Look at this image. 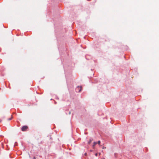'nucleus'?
<instances>
[{"label": "nucleus", "instance_id": "obj_6", "mask_svg": "<svg viewBox=\"0 0 159 159\" xmlns=\"http://www.w3.org/2000/svg\"><path fill=\"white\" fill-rule=\"evenodd\" d=\"M12 119V118H10L8 119V120H11Z\"/></svg>", "mask_w": 159, "mask_h": 159}, {"label": "nucleus", "instance_id": "obj_8", "mask_svg": "<svg viewBox=\"0 0 159 159\" xmlns=\"http://www.w3.org/2000/svg\"><path fill=\"white\" fill-rule=\"evenodd\" d=\"M84 155H85V156H86V155H87V153H84Z\"/></svg>", "mask_w": 159, "mask_h": 159}, {"label": "nucleus", "instance_id": "obj_5", "mask_svg": "<svg viewBox=\"0 0 159 159\" xmlns=\"http://www.w3.org/2000/svg\"><path fill=\"white\" fill-rule=\"evenodd\" d=\"M100 141H98V143L99 144H100Z\"/></svg>", "mask_w": 159, "mask_h": 159}, {"label": "nucleus", "instance_id": "obj_1", "mask_svg": "<svg viewBox=\"0 0 159 159\" xmlns=\"http://www.w3.org/2000/svg\"><path fill=\"white\" fill-rule=\"evenodd\" d=\"M28 126L26 125H25L23 126L21 128V130L22 131H24L26 130V129H27Z\"/></svg>", "mask_w": 159, "mask_h": 159}, {"label": "nucleus", "instance_id": "obj_3", "mask_svg": "<svg viewBox=\"0 0 159 159\" xmlns=\"http://www.w3.org/2000/svg\"><path fill=\"white\" fill-rule=\"evenodd\" d=\"M97 142H94V143H93V147H94V146H95V145L96 144H97Z\"/></svg>", "mask_w": 159, "mask_h": 159}, {"label": "nucleus", "instance_id": "obj_2", "mask_svg": "<svg viewBox=\"0 0 159 159\" xmlns=\"http://www.w3.org/2000/svg\"><path fill=\"white\" fill-rule=\"evenodd\" d=\"M81 87L78 86L76 88V90L78 92H80L81 91Z\"/></svg>", "mask_w": 159, "mask_h": 159}, {"label": "nucleus", "instance_id": "obj_4", "mask_svg": "<svg viewBox=\"0 0 159 159\" xmlns=\"http://www.w3.org/2000/svg\"><path fill=\"white\" fill-rule=\"evenodd\" d=\"M92 139H90L89 141L88 142V143H89V144H90L92 142Z\"/></svg>", "mask_w": 159, "mask_h": 159}, {"label": "nucleus", "instance_id": "obj_7", "mask_svg": "<svg viewBox=\"0 0 159 159\" xmlns=\"http://www.w3.org/2000/svg\"><path fill=\"white\" fill-rule=\"evenodd\" d=\"M97 155H98V154L97 153H96L95 154V155L96 156H97Z\"/></svg>", "mask_w": 159, "mask_h": 159}]
</instances>
